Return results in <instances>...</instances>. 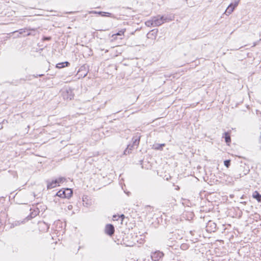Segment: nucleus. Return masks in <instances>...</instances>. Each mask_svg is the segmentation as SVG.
<instances>
[{
  "mask_svg": "<svg viewBox=\"0 0 261 261\" xmlns=\"http://www.w3.org/2000/svg\"><path fill=\"white\" fill-rule=\"evenodd\" d=\"M140 140V136L133 137L132 139L133 144H132V145H133L134 146L137 147L139 144Z\"/></svg>",
  "mask_w": 261,
  "mask_h": 261,
  "instance_id": "9",
  "label": "nucleus"
},
{
  "mask_svg": "<svg viewBox=\"0 0 261 261\" xmlns=\"http://www.w3.org/2000/svg\"><path fill=\"white\" fill-rule=\"evenodd\" d=\"M105 231L107 234L111 236H112L115 231L114 226L111 224H107L106 226Z\"/></svg>",
  "mask_w": 261,
  "mask_h": 261,
  "instance_id": "6",
  "label": "nucleus"
},
{
  "mask_svg": "<svg viewBox=\"0 0 261 261\" xmlns=\"http://www.w3.org/2000/svg\"><path fill=\"white\" fill-rule=\"evenodd\" d=\"M165 146V144H156L153 145L154 148L156 150L162 149V147Z\"/></svg>",
  "mask_w": 261,
  "mask_h": 261,
  "instance_id": "17",
  "label": "nucleus"
},
{
  "mask_svg": "<svg viewBox=\"0 0 261 261\" xmlns=\"http://www.w3.org/2000/svg\"><path fill=\"white\" fill-rule=\"evenodd\" d=\"M0 223H1V222H0Z\"/></svg>",
  "mask_w": 261,
  "mask_h": 261,
  "instance_id": "39",
  "label": "nucleus"
},
{
  "mask_svg": "<svg viewBox=\"0 0 261 261\" xmlns=\"http://www.w3.org/2000/svg\"><path fill=\"white\" fill-rule=\"evenodd\" d=\"M24 223V220L23 221H15L11 224V227H14L15 226H17L20 225L21 224Z\"/></svg>",
  "mask_w": 261,
  "mask_h": 261,
  "instance_id": "13",
  "label": "nucleus"
},
{
  "mask_svg": "<svg viewBox=\"0 0 261 261\" xmlns=\"http://www.w3.org/2000/svg\"><path fill=\"white\" fill-rule=\"evenodd\" d=\"M240 0H234V2L230 4L229 5L231 6L232 7H234V9L235 8H236L238 6V5L240 2Z\"/></svg>",
  "mask_w": 261,
  "mask_h": 261,
  "instance_id": "18",
  "label": "nucleus"
},
{
  "mask_svg": "<svg viewBox=\"0 0 261 261\" xmlns=\"http://www.w3.org/2000/svg\"><path fill=\"white\" fill-rule=\"evenodd\" d=\"M120 217L121 218L122 221V220L124 219V218H125V216H124V215L123 214H122V215L120 216Z\"/></svg>",
  "mask_w": 261,
  "mask_h": 261,
  "instance_id": "29",
  "label": "nucleus"
},
{
  "mask_svg": "<svg viewBox=\"0 0 261 261\" xmlns=\"http://www.w3.org/2000/svg\"><path fill=\"white\" fill-rule=\"evenodd\" d=\"M97 12H98L95 11H90L89 13V14H98Z\"/></svg>",
  "mask_w": 261,
  "mask_h": 261,
  "instance_id": "27",
  "label": "nucleus"
},
{
  "mask_svg": "<svg viewBox=\"0 0 261 261\" xmlns=\"http://www.w3.org/2000/svg\"><path fill=\"white\" fill-rule=\"evenodd\" d=\"M63 63L65 65V67L68 66L69 65V63L67 61L64 62Z\"/></svg>",
  "mask_w": 261,
  "mask_h": 261,
  "instance_id": "28",
  "label": "nucleus"
},
{
  "mask_svg": "<svg viewBox=\"0 0 261 261\" xmlns=\"http://www.w3.org/2000/svg\"><path fill=\"white\" fill-rule=\"evenodd\" d=\"M57 182V181L55 180H53L51 182L47 181V189H51L57 187V186L58 185Z\"/></svg>",
  "mask_w": 261,
  "mask_h": 261,
  "instance_id": "10",
  "label": "nucleus"
},
{
  "mask_svg": "<svg viewBox=\"0 0 261 261\" xmlns=\"http://www.w3.org/2000/svg\"><path fill=\"white\" fill-rule=\"evenodd\" d=\"M51 39V37H44L43 38V40H50Z\"/></svg>",
  "mask_w": 261,
  "mask_h": 261,
  "instance_id": "26",
  "label": "nucleus"
},
{
  "mask_svg": "<svg viewBox=\"0 0 261 261\" xmlns=\"http://www.w3.org/2000/svg\"><path fill=\"white\" fill-rule=\"evenodd\" d=\"M107 52H108V50L106 49V51H105V53H107Z\"/></svg>",
  "mask_w": 261,
  "mask_h": 261,
  "instance_id": "35",
  "label": "nucleus"
},
{
  "mask_svg": "<svg viewBox=\"0 0 261 261\" xmlns=\"http://www.w3.org/2000/svg\"><path fill=\"white\" fill-rule=\"evenodd\" d=\"M38 76H40V77H41V76H43V74H39V75H37V76L36 77H37Z\"/></svg>",
  "mask_w": 261,
  "mask_h": 261,
  "instance_id": "32",
  "label": "nucleus"
},
{
  "mask_svg": "<svg viewBox=\"0 0 261 261\" xmlns=\"http://www.w3.org/2000/svg\"><path fill=\"white\" fill-rule=\"evenodd\" d=\"M66 179L64 177H60L58 179H56L55 180H57V184L59 185V184L62 183L65 181Z\"/></svg>",
  "mask_w": 261,
  "mask_h": 261,
  "instance_id": "19",
  "label": "nucleus"
},
{
  "mask_svg": "<svg viewBox=\"0 0 261 261\" xmlns=\"http://www.w3.org/2000/svg\"><path fill=\"white\" fill-rule=\"evenodd\" d=\"M222 138H224L225 141L227 145H229V143L231 142L230 132H225L223 135Z\"/></svg>",
  "mask_w": 261,
  "mask_h": 261,
  "instance_id": "7",
  "label": "nucleus"
},
{
  "mask_svg": "<svg viewBox=\"0 0 261 261\" xmlns=\"http://www.w3.org/2000/svg\"><path fill=\"white\" fill-rule=\"evenodd\" d=\"M134 146L132 145V144H129L127 146V149H128V150L130 151V152H131V150L133 149V148Z\"/></svg>",
  "mask_w": 261,
  "mask_h": 261,
  "instance_id": "24",
  "label": "nucleus"
},
{
  "mask_svg": "<svg viewBox=\"0 0 261 261\" xmlns=\"http://www.w3.org/2000/svg\"><path fill=\"white\" fill-rule=\"evenodd\" d=\"M73 192L71 189L66 188L60 190L56 193V196L63 198H70L72 195Z\"/></svg>",
  "mask_w": 261,
  "mask_h": 261,
  "instance_id": "2",
  "label": "nucleus"
},
{
  "mask_svg": "<svg viewBox=\"0 0 261 261\" xmlns=\"http://www.w3.org/2000/svg\"><path fill=\"white\" fill-rule=\"evenodd\" d=\"M163 256L164 253L160 251H155L151 254V257L153 261H159Z\"/></svg>",
  "mask_w": 261,
  "mask_h": 261,
  "instance_id": "5",
  "label": "nucleus"
},
{
  "mask_svg": "<svg viewBox=\"0 0 261 261\" xmlns=\"http://www.w3.org/2000/svg\"><path fill=\"white\" fill-rule=\"evenodd\" d=\"M116 216H115V215H114V216H113V218H116Z\"/></svg>",
  "mask_w": 261,
  "mask_h": 261,
  "instance_id": "37",
  "label": "nucleus"
},
{
  "mask_svg": "<svg viewBox=\"0 0 261 261\" xmlns=\"http://www.w3.org/2000/svg\"><path fill=\"white\" fill-rule=\"evenodd\" d=\"M64 67H65V65L64 64L63 62L58 63L56 65V67L58 68H62Z\"/></svg>",
  "mask_w": 261,
  "mask_h": 261,
  "instance_id": "23",
  "label": "nucleus"
},
{
  "mask_svg": "<svg viewBox=\"0 0 261 261\" xmlns=\"http://www.w3.org/2000/svg\"><path fill=\"white\" fill-rule=\"evenodd\" d=\"M39 213V211L38 210H34L33 212H32L27 217V219L29 220L35 217Z\"/></svg>",
  "mask_w": 261,
  "mask_h": 261,
  "instance_id": "11",
  "label": "nucleus"
},
{
  "mask_svg": "<svg viewBox=\"0 0 261 261\" xmlns=\"http://www.w3.org/2000/svg\"><path fill=\"white\" fill-rule=\"evenodd\" d=\"M5 120H4L3 121V122H2V123H5Z\"/></svg>",
  "mask_w": 261,
  "mask_h": 261,
  "instance_id": "36",
  "label": "nucleus"
},
{
  "mask_svg": "<svg viewBox=\"0 0 261 261\" xmlns=\"http://www.w3.org/2000/svg\"><path fill=\"white\" fill-rule=\"evenodd\" d=\"M216 224L213 221H209L206 226V231L208 232H215L216 231L217 228Z\"/></svg>",
  "mask_w": 261,
  "mask_h": 261,
  "instance_id": "4",
  "label": "nucleus"
},
{
  "mask_svg": "<svg viewBox=\"0 0 261 261\" xmlns=\"http://www.w3.org/2000/svg\"><path fill=\"white\" fill-rule=\"evenodd\" d=\"M173 16L172 15H158L153 17V22H154V26H160L165 22L171 21Z\"/></svg>",
  "mask_w": 261,
  "mask_h": 261,
  "instance_id": "1",
  "label": "nucleus"
},
{
  "mask_svg": "<svg viewBox=\"0 0 261 261\" xmlns=\"http://www.w3.org/2000/svg\"><path fill=\"white\" fill-rule=\"evenodd\" d=\"M252 197L256 199L258 202H261V194L257 191H255L253 193Z\"/></svg>",
  "mask_w": 261,
  "mask_h": 261,
  "instance_id": "12",
  "label": "nucleus"
},
{
  "mask_svg": "<svg viewBox=\"0 0 261 261\" xmlns=\"http://www.w3.org/2000/svg\"><path fill=\"white\" fill-rule=\"evenodd\" d=\"M97 13L102 17H109L113 18H116V17L113 14L109 12L99 11Z\"/></svg>",
  "mask_w": 261,
  "mask_h": 261,
  "instance_id": "8",
  "label": "nucleus"
},
{
  "mask_svg": "<svg viewBox=\"0 0 261 261\" xmlns=\"http://www.w3.org/2000/svg\"><path fill=\"white\" fill-rule=\"evenodd\" d=\"M125 31V30H122L120 31H119L117 34H114L112 35V37L115 39L116 38V36L117 35H119V36H122L124 34V32Z\"/></svg>",
  "mask_w": 261,
  "mask_h": 261,
  "instance_id": "16",
  "label": "nucleus"
},
{
  "mask_svg": "<svg viewBox=\"0 0 261 261\" xmlns=\"http://www.w3.org/2000/svg\"><path fill=\"white\" fill-rule=\"evenodd\" d=\"M3 128V126H0V129Z\"/></svg>",
  "mask_w": 261,
  "mask_h": 261,
  "instance_id": "34",
  "label": "nucleus"
},
{
  "mask_svg": "<svg viewBox=\"0 0 261 261\" xmlns=\"http://www.w3.org/2000/svg\"><path fill=\"white\" fill-rule=\"evenodd\" d=\"M145 24L147 26L152 25V26L154 27V22H153V18L151 20H149V21H146L145 22Z\"/></svg>",
  "mask_w": 261,
  "mask_h": 261,
  "instance_id": "20",
  "label": "nucleus"
},
{
  "mask_svg": "<svg viewBox=\"0 0 261 261\" xmlns=\"http://www.w3.org/2000/svg\"><path fill=\"white\" fill-rule=\"evenodd\" d=\"M224 164L227 168H228L230 165V160H227L224 161Z\"/></svg>",
  "mask_w": 261,
  "mask_h": 261,
  "instance_id": "21",
  "label": "nucleus"
},
{
  "mask_svg": "<svg viewBox=\"0 0 261 261\" xmlns=\"http://www.w3.org/2000/svg\"><path fill=\"white\" fill-rule=\"evenodd\" d=\"M87 75V73L85 74L84 77H85Z\"/></svg>",
  "mask_w": 261,
  "mask_h": 261,
  "instance_id": "38",
  "label": "nucleus"
},
{
  "mask_svg": "<svg viewBox=\"0 0 261 261\" xmlns=\"http://www.w3.org/2000/svg\"><path fill=\"white\" fill-rule=\"evenodd\" d=\"M130 153V151L128 150V149H126L124 151V154H125V155H127L128 154H129Z\"/></svg>",
  "mask_w": 261,
  "mask_h": 261,
  "instance_id": "25",
  "label": "nucleus"
},
{
  "mask_svg": "<svg viewBox=\"0 0 261 261\" xmlns=\"http://www.w3.org/2000/svg\"><path fill=\"white\" fill-rule=\"evenodd\" d=\"M233 10L234 7H232L231 6L229 5L225 11V13L227 15L230 14Z\"/></svg>",
  "mask_w": 261,
  "mask_h": 261,
  "instance_id": "15",
  "label": "nucleus"
},
{
  "mask_svg": "<svg viewBox=\"0 0 261 261\" xmlns=\"http://www.w3.org/2000/svg\"><path fill=\"white\" fill-rule=\"evenodd\" d=\"M61 96L63 98H72L74 96L73 90L70 88H63L61 91Z\"/></svg>",
  "mask_w": 261,
  "mask_h": 261,
  "instance_id": "3",
  "label": "nucleus"
},
{
  "mask_svg": "<svg viewBox=\"0 0 261 261\" xmlns=\"http://www.w3.org/2000/svg\"><path fill=\"white\" fill-rule=\"evenodd\" d=\"M257 44V42H254V44H253V46H256Z\"/></svg>",
  "mask_w": 261,
  "mask_h": 261,
  "instance_id": "31",
  "label": "nucleus"
},
{
  "mask_svg": "<svg viewBox=\"0 0 261 261\" xmlns=\"http://www.w3.org/2000/svg\"><path fill=\"white\" fill-rule=\"evenodd\" d=\"M3 128V126H0V129Z\"/></svg>",
  "mask_w": 261,
  "mask_h": 261,
  "instance_id": "33",
  "label": "nucleus"
},
{
  "mask_svg": "<svg viewBox=\"0 0 261 261\" xmlns=\"http://www.w3.org/2000/svg\"><path fill=\"white\" fill-rule=\"evenodd\" d=\"M27 30L26 28L19 29L17 32H19V34H22L23 33L27 32Z\"/></svg>",
  "mask_w": 261,
  "mask_h": 261,
  "instance_id": "22",
  "label": "nucleus"
},
{
  "mask_svg": "<svg viewBox=\"0 0 261 261\" xmlns=\"http://www.w3.org/2000/svg\"><path fill=\"white\" fill-rule=\"evenodd\" d=\"M181 247L182 249H184L186 247V245L182 244Z\"/></svg>",
  "mask_w": 261,
  "mask_h": 261,
  "instance_id": "30",
  "label": "nucleus"
},
{
  "mask_svg": "<svg viewBox=\"0 0 261 261\" xmlns=\"http://www.w3.org/2000/svg\"><path fill=\"white\" fill-rule=\"evenodd\" d=\"M27 36H31V35H35V34H33L32 32H30V31L35 32L37 30V29L36 28H31L30 27L27 28Z\"/></svg>",
  "mask_w": 261,
  "mask_h": 261,
  "instance_id": "14",
  "label": "nucleus"
}]
</instances>
